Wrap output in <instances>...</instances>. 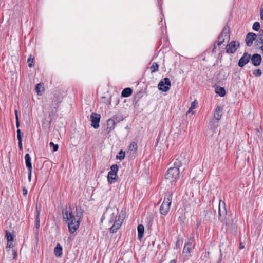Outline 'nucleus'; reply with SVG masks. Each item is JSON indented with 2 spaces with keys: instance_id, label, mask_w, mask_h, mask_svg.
Masks as SVG:
<instances>
[{
  "instance_id": "obj_51",
  "label": "nucleus",
  "mask_w": 263,
  "mask_h": 263,
  "mask_svg": "<svg viewBox=\"0 0 263 263\" xmlns=\"http://www.w3.org/2000/svg\"><path fill=\"white\" fill-rule=\"evenodd\" d=\"M158 5L160 7V9H161V0H158Z\"/></svg>"
},
{
  "instance_id": "obj_44",
  "label": "nucleus",
  "mask_w": 263,
  "mask_h": 263,
  "mask_svg": "<svg viewBox=\"0 0 263 263\" xmlns=\"http://www.w3.org/2000/svg\"><path fill=\"white\" fill-rule=\"evenodd\" d=\"M13 241H7V246H6V248H12L13 247Z\"/></svg>"
},
{
  "instance_id": "obj_39",
  "label": "nucleus",
  "mask_w": 263,
  "mask_h": 263,
  "mask_svg": "<svg viewBox=\"0 0 263 263\" xmlns=\"http://www.w3.org/2000/svg\"><path fill=\"white\" fill-rule=\"evenodd\" d=\"M180 245H181V243H180V238L178 237L176 241V243L175 247H174V249H177L179 248L180 247Z\"/></svg>"
},
{
  "instance_id": "obj_2",
  "label": "nucleus",
  "mask_w": 263,
  "mask_h": 263,
  "mask_svg": "<svg viewBox=\"0 0 263 263\" xmlns=\"http://www.w3.org/2000/svg\"><path fill=\"white\" fill-rule=\"evenodd\" d=\"M179 170L178 167H172L168 169L165 174V179L170 180L171 182H175L179 177Z\"/></svg>"
},
{
  "instance_id": "obj_10",
  "label": "nucleus",
  "mask_w": 263,
  "mask_h": 263,
  "mask_svg": "<svg viewBox=\"0 0 263 263\" xmlns=\"http://www.w3.org/2000/svg\"><path fill=\"white\" fill-rule=\"evenodd\" d=\"M251 59L253 65L255 66L260 65L261 62V57L259 54L255 53L253 54L252 57H251Z\"/></svg>"
},
{
  "instance_id": "obj_31",
  "label": "nucleus",
  "mask_w": 263,
  "mask_h": 263,
  "mask_svg": "<svg viewBox=\"0 0 263 263\" xmlns=\"http://www.w3.org/2000/svg\"><path fill=\"white\" fill-rule=\"evenodd\" d=\"M114 218H116L115 220H121L122 222L123 220V219L122 217H121L120 215H118V218L117 219V216L114 214V213H112L111 215V219L109 221V222L110 223H111V222H112L114 221Z\"/></svg>"
},
{
  "instance_id": "obj_11",
  "label": "nucleus",
  "mask_w": 263,
  "mask_h": 263,
  "mask_svg": "<svg viewBox=\"0 0 263 263\" xmlns=\"http://www.w3.org/2000/svg\"><path fill=\"white\" fill-rule=\"evenodd\" d=\"M171 205L163 201L160 208V213L161 215H166L170 209Z\"/></svg>"
},
{
  "instance_id": "obj_22",
  "label": "nucleus",
  "mask_w": 263,
  "mask_h": 263,
  "mask_svg": "<svg viewBox=\"0 0 263 263\" xmlns=\"http://www.w3.org/2000/svg\"><path fill=\"white\" fill-rule=\"evenodd\" d=\"M173 198V193L172 192H168L166 195V197L164 199V202L166 203L171 205L172 201Z\"/></svg>"
},
{
  "instance_id": "obj_34",
  "label": "nucleus",
  "mask_w": 263,
  "mask_h": 263,
  "mask_svg": "<svg viewBox=\"0 0 263 263\" xmlns=\"http://www.w3.org/2000/svg\"><path fill=\"white\" fill-rule=\"evenodd\" d=\"M257 37H258L259 40H260V43H261V44H263V29L259 31Z\"/></svg>"
},
{
  "instance_id": "obj_41",
  "label": "nucleus",
  "mask_w": 263,
  "mask_h": 263,
  "mask_svg": "<svg viewBox=\"0 0 263 263\" xmlns=\"http://www.w3.org/2000/svg\"><path fill=\"white\" fill-rule=\"evenodd\" d=\"M13 258L16 260L17 258V252L15 249H12Z\"/></svg>"
},
{
  "instance_id": "obj_26",
  "label": "nucleus",
  "mask_w": 263,
  "mask_h": 263,
  "mask_svg": "<svg viewBox=\"0 0 263 263\" xmlns=\"http://www.w3.org/2000/svg\"><path fill=\"white\" fill-rule=\"evenodd\" d=\"M125 156V152L123 151V150H121L118 155H117L116 158L117 159H119L120 160H122L124 159Z\"/></svg>"
},
{
  "instance_id": "obj_20",
  "label": "nucleus",
  "mask_w": 263,
  "mask_h": 263,
  "mask_svg": "<svg viewBox=\"0 0 263 263\" xmlns=\"http://www.w3.org/2000/svg\"><path fill=\"white\" fill-rule=\"evenodd\" d=\"M138 231V238L139 240H141L143 237L144 232V228L142 224H139L137 227Z\"/></svg>"
},
{
  "instance_id": "obj_1",
  "label": "nucleus",
  "mask_w": 263,
  "mask_h": 263,
  "mask_svg": "<svg viewBox=\"0 0 263 263\" xmlns=\"http://www.w3.org/2000/svg\"><path fill=\"white\" fill-rule=\"evenodd\" d=\"M62 214L63 220L68 225L69 233H74L79 228L83 215L81 209L77 207L75 211L73 208H66L63 210Z\"/></svg>"
},
{
  "instance_id": "obj_16",
  "label": "nucleus",
  "mask_w": 263,
  "mask_h": 263,
  "mask_svg": "<svg viewBox=\"0 0 263 263\" xmlns=\"http://www.w3.org/2000/svg\"><path fill=\"white\" fill-rule=\"evenodd\" d=\"M116 127V122L112 119H109L107 121V133H109Z\"/></svg>"
},
{
  "instance_id": "obj_18",
  "label": "nucleus",
  "mask_w": 263,
  "mask_h": 263,
  "mask_svg": "<svg viewBox=\"0 0 263 263\" xmlns=\"http://www.w3.org/2000/svg\"><path fill=\"white\" fill-rule=\"evenodd\" d=\"M25 161L26 163V167L27 170H30L32 168V163H31V159L30 156V155L28 153H27L25 155Z\"/></svg>"
},
{
  "instance_id": "obj_14",
  "label": "nucleus",
  "mask_w": 263,
  "mask_h": 263,
  "mask_svg": "<svg viewBox=\"0 0 263 263\" xmlns=\"http://www.w3.org/2000/svg\"><path fill=\"white\" fill-rule=\"evenodd\" d=\"M122 224V221L119 220H115L114 224L110 228V232L111 233H116L117 230L119 229Z\"/></svg>"
},
{
  "instance_id": "obj_25",
  "label": "nucleus",
  "mask_w": 263,
  "mask_h": 263,
  "mask_svg": "<svg viewBox=\"0 0 263 263\" xmlns=\"http://www.w3.org/2000/svg\"><path fill=\"white\" fill-rule=\"evenodd\" d=\"M159 65L156 62H154L150 67L151 73H154L158 70Z\"/></svg>"
},
{
  "instance_id": "obj_40",
  "label": "nucleus",
  "mask_w": 263,
  "mask_h": 263,
  "mask_svg": "<svg viewBox=\"0 0 263 263\" xmlns=\"http://www.w3.org/2000/svg\"><path fill=\"white\" fill-rule=\"evenodd\" d=\"M193 240H194V236H192V237H190L189 239L188 242L186 243H185V245H186L187 246L191 247L193 243Z\"/></svg>"
},
{
  "instance_id": "obj_15",
  "label": "nucleus",
  "mask_w": 263,
  "mask_h": 263,
  "mask_svg": "<svg viewBox=\"0 0 263 263\" xmlns=\"http://www.w3.org/2000/svg\"><path fill=\"white\" fill-rule=\"evenodd\" d=\"M61 102L62 99L61 97L59 96H54L53 98L51 105L53 106V108L55 109V111H57V108L59 107Z\"/></svg>"
},
{
  "instance_id": "obj_30",
  "label": "nucleus",
  "mask_w": 263,
  "mask_h": 263,
  "mask_svg": "<svg viewBox=\"0 0 263 263\" xmlns=\"http://www.w3.org/2000/svg\"><path fill=\"white\" fill-rule=\"evenodd\" d=\"M6 238L7 239V241H13V237L11 234L10 232H9L8 231H6Z\"/></svg>"
},
{
  "instance_id": "obj_4",
  "label": "nucleus",
  "mask_w": 263,
  "mask_h": 263,
  "mask_svg": "<svg viewBox=\"0 0 263 263\" xmlns=\"http://www.w3.org/2000/svg\"><path fill=\"white\" fill-rule=\"evenodd\" d=\"M171 87V81L168 78L162 79L158 85V88L163 92L167 91Z\"/></svg>"
},
{
  "instance_id": "obj_24",
  "label": "nucleus",
  "mask_w": 263,
  "mask_h": 263,
  "mask_svg": "<svg viewBox=\"0 0 263 263\" xmlns=\"http://www.w3.org/2000/svg\"><path fill=\"white\" fill-rule=\"evenodd\" d=\"M216 93L220 97H224L226 95V91L224 87H219L216 88Z\"/></svg>"
},
{
  "instance_id": "obj_6",
  "label": "nucleus",
  "mask_w": 263,
  "mask_h": 263,
  "mask_svg": "<svg viewBox=\"0 0 263 263\" xmlns=\"http://www.w3.org/2000/svg\"><path fill=\"white\" fill-rule=\"evenodd\" d=\"M101 116L100 114L93 112L90 115V119L91 121V126L95 129H97L99 127Z\"/></svg>"
},
{
  "instance_id": "obj_43",
  "label": "nucleus",
  "mask_w": 263,
  "mask_h": 263,
  "mask_svg": "<svg viewBox=\"0 0 263 263\" xmlns=\"http://www.w3.org/2000/svg\"><path fill=\"white\" fill-rule=\"evenodd\" d=\"M28 180L29 182H30L31 180V176H32V169L28 170Z\"/></svg>"
},
{
  "instance_id": "obj_27",
  "label": "nucleus",
  "mask_w": 263,
  "mask_h": 263,
  "mask_svg": "<svg viewBox=\"0 0 263 263\" xmlns=\"http://www.w3.org/2000/svg\"><path fill=\"white\" fill-rule=\"evenodd\" d=\"M254 47L255 49L257 50V51L260 50V52L263 54V44L255 43Z\"/></svg>"
},
{
  "instance_id": "obj_54",
  "label": "nucleus",
  "mask_w": 263,
  "mask_h": 263,
  "mask_svg": "<svg viewBox=\"0 0 263 263\" xmlns=\"http://www.w3.org/2000/svg\"><path fill=\"white\" fill-rule=\"evenodd\" d=\"M224 213H225V214L226 213V209H224Z\"/></svg>"
},
{
  "instance_id": "obj_47",
  "label": "nucleus",
  "mask_w": 263,
  "mask_h": 263,
  "mask_svg": "<svg viewBox=\"0 0 263 263\" xmlns=\"http://www.w3.org/2000/svg\"><path fill=\"white\" fill-rule=\"evenodd\" d=\"M40 84H37L36 86H35V90L37 93V94H39V92H40Z\"/></svg>"
},
{
  "instance_id": "obj_5",
  "label": "nucleus",
  "mask_w": 263,
  "mask_h": 263,
  "mask_svg": "<svg viewBox=\"0 0 263 263\" xmlns=\"http://www.w3.org/2000/svg\"><path fill=\"white\" fill-rule=\"evenodd\" d=\"M239 47L240 43L239 41H231L226 47V52L228 53L233 54Z\"/></svg>"
},
{
  "instance_id": "obj_19",
  "label": "nucleus",
  "mask_w": 263,
  "mask_h": 263,
  "mask_svg": "<svg viewBox=\"0 0 263 263\" xmlns=\"http://www.w3.org/2000/svg\"><path fill=\"white\" fill-rule=\"evenodd\" d=\"M63 248L60 243H58L54 249V254L58 257H60L62 255Z\"/></svg>"
},
{
  "instance_id": "obj_49",
  "label": "nucleus",
  "mask_w": 263,
  "mask_h": 263,
  "mask_svg": "<svg viewBox=\"0 0 263 263\" xmlns=\"http://www.w3.org/2000/svg\"><path fill=\"white\" fill-rule=\"evenodd\" d=\"M221 216V210H220V205H219V211H218V217L219 218H220V217Z\"/></svg>"
},
{
  "instance_id": "obj_28",
  "label": "nucleus",
  "mask_w": 263,
  "mask_h": 263,
  "mask_svg": "<svg viewBox=\"0 0 263 263\" xmlns=\"http://www.w3.org/2000/svg\"><path fill=\"white\" fill-rule=\"evenodd\" d=\"M119 170V167L117 164H114L110 167V171L109 172H111L117 174L118 171Z\"/></svg>"
},
{
  "instance_id": "obj_3",
  "label": "nucleus",
  "mask_w": 263,
  "mask_h": 263,
  "mask_svg": "<svg viewBox=\"0 0 263 263\" xmlns=\"http://www.w3.org/2000/svg\"><path fill=\"white\" fill-rule=\"evenodd\" d=\"M229 34V30L224 28L222 32H221L220 34L218 37V40L216 43H215L213 50H212V53H216L217 52V47L218 49L220 48V45L224 42L225 40V37L227 36Z\"/></svg>"
},
{
  "instance_id": "obj_48",
  "label": "nucleus",
  "mask_w": 263,
  "mask_h": 263,
  "mask_svg": "<svg viewBox=\"0 0 263 263\" xmlns=\"http://www.w3.org/2000/svg\"><path fill=\"white\" fill-rule=\"evenodd\" d=\"M18 147L20 149H22V141H18Z\"/></svg>"
},
{
  "instance_id": "obj_32",
  "label": "nucleus",
  "mask_w": 263,
  "mask_h": 263,
  "mask_svg": "<svg viewBox=\"0 0 263 263\" xmlns=\"http://www.w3.org/2000/svg\"><path fill=\"white\" fill-rule=\"evenodd\" d=\"M260 27V23L258 22H255L253 25L252 28L254 30L257 31L259 30Z\"/></svg>"
},
{
  "instance_id": "obj_53",
  "label": "nucleus",
  "mask_w": 263,
  "mask_h": 263,
  "mask_svg": "<svg viewBox=\"0 0 263 263\" xmlns=\"http://www.w3.org/2000/svg\"><path fill=\"white\" fill-rule=\"evenodd\" d=\"M176 259H173L172 260H171L170 262V263H176Z\"/></svg>"
},
{
  "instance_id": "obj_29",
  "label": "nucleus",
  "mask_w": 263,
  "mask_h": 263,
  "mask_svg": "<svg viewBox=\"0 0 263 263\" xmlns=\"http://www.w3.org/2000/svg\"><path fill=\"white\" fill-rule=\"evenodd\" d=\"M40 211L37 210L36 216V223H35V228L38 229L40 226Z\"/></svg>"
},
{
  "instance_id": "obj_13",
  "label": "nucleus",
  "mask_w": 263,
  "mask_h": 263,
  "mask_svg": "<svg viewBox=\"0 0 263 263\" xmlns=\"http://www.w3.org/2000/svg\"><path fill=\"white\" fill-rule=\"evenodd\" d=\"M191 248L190 246H187L186 245H185L184 246L183 249V261H185V260H187L191 256Z\"/></svg>"
},
{
  "instance_id": "obj_45",
  "label": "nucleus",
  "mask_w": 263,
  "mask_h": 263,
  "mask_svg": "<svg viewBox=\"0 0 263 263\" xmlns=\"http://www.w3.org/2000/svg\"><path fill=\"white\" fill-rule=\"evenodd\" d=\"M222 256H223V254L221 253V252L220 251V255H219V258L217 260L216 263H221V261H222Z\"/></svg>"
},
{
  "instance_id": "obj_50",
  "label": "nucleus",
  "mask_w": 263,
  "mask_h": 263,
  "mask_svg": "<svg viewBox=\"0 0 263 263\" xmlns=\"http://www.w3.org/2000/svg\"><path fill=\"white\" fill-rule=\"evenodd\" d=\"M260 40H259V38L257 37V39L255 40V43L261 44V43H260Z\"/></svg>"
},
{
  "instance_id": "obj_23",
  "label": "nucleus",
  "mask_w": 263,
  "mask_h": 263,
  "mask_svg": "<svg viewBox=\"0 0 263 263\" xmlns=\"http://www.w3.org/2000/svg\"><path fill=\"white\" fill-rule=\"evenodd\" d=\"M117 174H115L114 173L108 172V175H107V180L109 183H114V180L116 179V178L117 177Z\"/></svg>"
},
{
  "instance_id": "obj_42",
  "label": "nucleus",
  "mask_w": 263,
  "mask_h": 263,
  "mask_svg": "<svg viewBox=\"0 0 263 263\" xmlns=\"http://www.w3.org/2000/svg\"><path fill=\"white\" fill-rule=\"evenodd\" d=\"M15 115L16 120V125L17 128L18 129V128H19L20 123H19L18 120L17 111L16 110H15Z\"/></svg>"
},
{
  "instance_id": "obj_17",
  "label": "nucleus",
  "mask_w": 263,
  "mask_h": 263,
  "mask_svg": "<svg viewBox=\"0 0 263 263\" xmlns=\"http://www.w3.org/2000/svg\"><path fill=\"white\" fill-rule=\"evenodd\" d=\"M138 146L135 142H132L128 146V152L130 154L135 155L137 153Z\"/></svg>"
},
{
  "instance_id": "obj_36",
  "label": "nucleus",
  "mask_w": 263,
  "mask_h": 263,
  "mask_svg": "<svg viewBox=\"0 0 263 263\" xmlns=\"http://www.w3.org/2000/svg\"><path fill=\"white\" fill-rule=\"evenodd\" d=\"M49 145H50V147H51V146L53 147V152H56V151H58V148H59V146H58V144H54L53 142H50L49 143Z\"/></svg>"
},
{
  "instance_id": "obj_8",
  "label": "nucleus",
  "mask_w": 263,
  "mask_h": 263,
  "mask_svg": "<svg viewBox=\"0 0 263 263\" xmlns=\"http://www.w3.org/2000/svg\"><path fill=\"white\" fill-rule=\"evenodd\" d=\"M251 59V54L248 52H244L242 57L240 58L238 61V65L240 67H243L248 64Z\"/></svg>"
},
{
  "instance_id": "obj_9",
  "label": "nucleus",
  "mask_w": 263,
  "mask_h": 263,
  "mask_svg": "<svg viewBox=\"0 0 263 263\" xmlns=\"http://www.w3.org/2000/svg\"><path fill=\"white\" fill-rule=\"evenodd\" d=\"M257 35L253 32L248 33L246 37L245 41L247 46H251L254 41L256 40Z\"/></svg>"
},
{
  "instance_id": "obj_35",
  "label": "nucleus",
  "mask_w": 263,
  "mask_h": 263,
  "mask_svg": "<svg viewBox=\"0 0 263 263\" xmlns=\"http://www.w3.org/2000/svg\"><path fill=\"white\" fill-rule=\"evenodd\" d=\"M33 58H32L31 55H30V57L27 60V63L29 67H32L33 66Z\"/></svg>"
},
{
  "instance_id": "obj_21",
  "label": "nucleus",
  "mask_w": 263,
  "mask_h": 263,
  "mask_svg": "<svg viewBox=\"0 0 263 263\" xmlns=\"http://www.w3.org/2000/svg\"><path fill=\"white\" fill-rule=\"evenodd\" d=\"M133 90L130 88H124L122 92H121V96L123 97H128L132 94Z\"/></svg>"
},
{
  "instance_id": "obj_52",
  "label": "nucleus",
  "mask_w": 263,
  "mask_h": 263,
  "mask_svg": "<svg viewBox=\"0 0 263 263\" xmlns=\"http://www.w3.org/2000/svg\"><path fill=\"white\" fill-rule=\"evenodd\" d=\"M240 249H243L244 248V246L242 245V243H240V247H239Z\"/></svg>"
},
{
  "instance_id": "obj_46",
  "label": "nucleus",
  "mask_w": 263,
  "mask_h": 263,
  "mask_svg": "<svg viewBox=\"0 0 263 263\" xmlns=\"http://www.w3.org/2000/svg\"><path fill=\"white\" fill-rule=\"evenodd\" d=\"M27 190L25 188V187H23V194L24 196H26L27 194Z\"/></svg>"
},
{
  "instance_id": "obj_38",
  "label": "nucleus",
  "mask_w": 263,
  "mask_h": 263,
  "mask_svg": "<svg viewBox=\"0 0 263 263\" xmlns=\"http://www.w3.org/2000/svg\"><path fill=\"white\" fill-rule=\"evenodd\" d=\"M197 104H198V102H197V101L195 100V101H194L192 104H191V106L190 108V110L192 109H194L197 106Z\"/></svg>"
},
{
  "instance_id": "obj_12",
  "label": "nucleus",
  "mask_w": 263,
  "mask_h": 263,
  "mask_svg": "<svg viewBox=\"0 0 263 263\" xmlns=\"http://www.w3.org/2000/svg\"><path fill=\"white\" fill-rule=\"evenodd\" d=\"M223 108L220 106H217L214 111V117L217 121L220 120L222 115Z\"/></svg>"
},
{
  "instance_id": "obj_33",
  "label": "nucleus",
  "mask_w": 263,
  "mask_h": 263,
  "mask_svg": "<svg viewBox=\"0 0 263 263\" xmlns=\"http://www.w3.org/2000/svg\"><path fill=\"white\" fill-rule=\"evenodd\" d=\"M23 136V133L21 132V130L19 128L17 129V138L18 141H22Z\"/></svg>"
},
{
  "instance_id": "obj_37",
  "label": "nucleus",
  "mask_w": 263,
  "mask_h": 263,
  "mask_svg": "<svg viewBox=\"0 0 263 263\" xmlns=\"http://www.w3.org/2000/svg\"><path fill=\"white\" fill-rule=\"evenodd\" d=\"M253 74L256 77H259L261 75L262 72L260 69H256L253 71Z\"/></svg>"
},
{
  "instance_id": "obj_7",
  "label": "nucleus",
  "mask_w": 263,
  "mask_h": 263,
  "mask_svg": "<svg viewBox=\"0 0 263 263\" xmlns=\"http://www.w3.org/2000/svg\"><path fill=\"white\" fill-rule=\"evenodd\" d=\"M174 161V167H178V169L183 164H185L187 161V160H186L184 155H182L176 156Z\"/></svg>"
}]
</instances>
